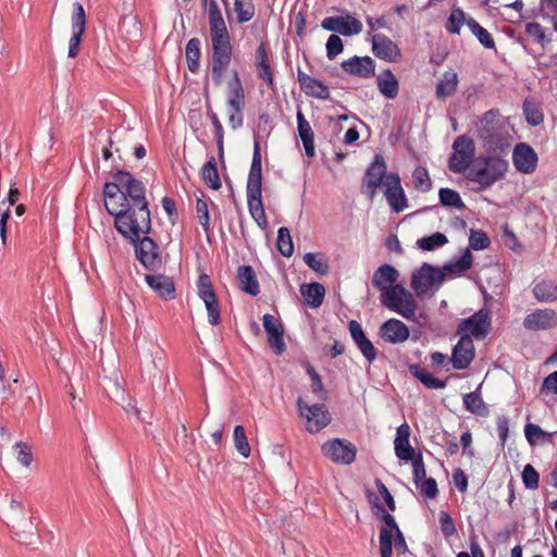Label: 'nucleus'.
<instances>
[{
    "label": "nucleus",
    "mask_w": 557,
    "mask_h": 557,
    "mask_svg": "<svg viewBox=\"0 0 557 557\" xmlns=\"http://www.w3.org/2000/svg\"><path fill=\"white\" fill-rule=\"evenodd\" d=\"M120 206L125 209L117 210L104 203L107 211L114 216V225L119 233L137 238L138 234H148L151 231V218L146 199V188L141 181L128 176L123 193L120 195Z\"/></svg>",
    "instance_id": "1"
},
{
    "label": "nucleus",
    "mask_w": 557,
    "mask_h": 557,
    "mask_svg": "<svg viewBox=\"0 0 557 557\" xmlns=\"http://www.w3.org/2000/svg\"><path fill=\"white\" fill-rule=\"evenodd\" d=\"M208 22L211 44V77L213 84L220 86L223 83L226 70L231 65L233 47L230 32L215 0L209 2Z\"/></svg>",
    "instance_id": "2"
},
{
    "label": "nucleus",
    "mask_w": 557,
    "mask_h": 557,
    "mask_svg": "<svg viewBox=\"0 0 557 557\" xmlns=\"http://www.w3.org/2000/svg\"><path fill=\"white\" fill-rule=\"evenodd\" d=\"M374 506L377 510L375 515L382 522L379 534L381 557H393V546L398 554H405L408 546L394 516L379 504L376 496H374Z\"/></svg>",
    "instance_id": "3"
},
{
    "label": "nucleus",
    "mask_w": 557,
    "mask_h": 557,
    "mask_svg": "<svg viewBox=\"0 0 557 557\" xmlns=\"http://www.w3.org/2000/svg\"><path fill=\"white\" fill-rule=\"evenodd\" d=\"M384 186V195L392 210L399 213L407 207V198L400 184V176H369L362 183V193L372 200L376 188Z\"/></svg>",
    "instance_id": "4"
},
{
    "label": "nucleus",
    "mask_w": 557,
    "mask_h": 557,
    "mask_svg": "<svg viewBox=\"0 0 557 557\" xmlns=\"http://www.w3.org/2000/svg\"><path fill=\"white\" fill-rule=\"evenodd\" d=\"M381 304L389 311L395 312L407 320L416 318L418 304L414 296L403 285H394L380 296Z\"/></svg>",
    "instance_id": "5"
},
{
    "label": "nucleus",
    "mask_w": 557,
    "mask_h": 557,
    "mask_svg": "<svg viewBox=\"0 0 557 557\" xmlns=\"http://www.w3.org/2000/svg\"><path fill=\"white\" fill-rule=\"evenodd\" d=\"M228 123L237 129L244 124L245 90L237 70L232 71V78L227 83Z\"/></svg>",
    "instance_id": "6"
},
{
    "label": "nucleus",
    "mask_w": 557,
    "mask_h": 557,
    "mask_svg": "<svg viewBox=\"0 0 557 557\" xmlns=\"http://www.w3.org/2000/svg\"><path fill=\"white\" fill-rule=\"evenodd\" d=\"M451 149L448 168L454 173H463L474 160L475 143L470 136L460 135L454 140Z\"/></svg>",
    "instance_id": "7"
},
{
    "label": "nucleus",
    "mask_w": 557,
    "mask_h": 557,
    "mask_svg": "<svg viewBox=\"0 0 557 557\" xmlns=\"http://www.w3.org/2000/svg\"><path fill=\"white\" fill-rule=\"evenodd\" d=\"M300 417L306 419V430L318 433L331 422V414L324 404L308 405L301 397L297 399Z\"/></svg>",
    "instance_id": "8"
},
{
    "label": "nucleus",
    "mask_w": 557,
    "mask_h": 557,
    "mask_svg": "<svg viewBox=\"0 0 557 557\" xmlns=\"http://www.w3.org/2000/svg\"><path fill=\"white\" fill-rule=\"evenodd\" d=\"M445 272L429 263H423L411 275V288L418 296L425 295L433 286H441Z\"/></svg>",
    "instance_id": "9"
},
{
    "label": "nucleus",
    "mask_w": 557,
    "mask_h": 557,
    "mask_svg": "<svg viewBox=\"0 0 557 557\" xmlns=\"http://www.w3.org/2000/svg\"><path fill=\"white\" fill-rule=\"evenodd\" d=\"M322 454L336 465H351L357 457V447L345 438H332L321 447Z\"/></svg>",
    "instance_id": "10"
},
{
    "label": "nucleus",
    "mask_w": 557,
    "mask_h": 557,
    "mask_svg": "<svg viewBox=\"0 0 557 557\" xmlns=\"http://www.w3.org/2000/svg\"><path fill=\"white\" fill-rule=\"evenodd\" d=\"M491 312L483 308L467 319H462L457 327V334L461 336L468 335L470 338H484L491 331Z\"/></svg>",
    "instance_id": "11"
},
{
    "label": "nucleus",
    "mask_w": 557,
    "mask_h": 557,
    "mask_svg": "<svg viewBox=\"0 0 557 557\" xmlns=\"http://www.w3.org/2000/svg\"><path fill=\"white\" fill-rule=\"evenodd\" d=\"M123 236L134 244L136 258L147 270L154 271L160 267L161 255L159 246L151 237L144 236L140 238V234H138L137 238H132L128 235Z\"/></svg>",
    "instance_id": "12"
},
{
    "label": "nucleus",
    "mask_w": 557,
    "mask_h": 557,
    "mask_svg": "<svg viewBox=\"0 0 557 557\" xmlns=\"http://www.w3.org/2000/svg\"><path fill=\"white\" fill-rule=\"evenodd\" d=\"M262 177L248 176L247 182V205L251 218L262 228L268 224L265 211L262 203Z\"/></svg>",
    "instance_id": "13"
},
{
    "label": "nucleus",
    "mask_w": 557,
    "mask_h": 557,
    "mask_svg": "<svg viewBox=\"0 0 557 557\" xmlns=\"http://www.w3.org/2000/svg\"><path fill=\"white\" fill-rule=\"evenodd\" d=\"M496 148L485 158V169L479 170L475 174H505L509 169V148L507 141L495 144Z\"/></svg>",
    "instance_id": "14"
},
{
    "label": "nucleus",
    "mask_w": 557,
    "mask_h": 557,
    "mask_svg": "<svg viewBox=\"0 0 557 557\" xmlns=\"http://www.w3.org/2000/svg\"><path fill=\"white\" fill-rule=\"evenodd\" d=\"M377 335L384 343L397 345L409 338L410 331L403 321L391 318L380 325Z\"/></svg>",
    "instance_id": "15"
},
{
    "label": "nucleus",
    "mask_w": 557,
    "mask_h": 557,
    "mask_svg": "<svg viewBox=\"0 0 557 557\" xmlns=\"http://www.w3.org/2000/svg\"><path fill=\"white\" fill-rule=\"evenodd\" d=\"M4 517L7 524L14 529H22L15 532V535L20 537V541L27 540L26 528L32 527V521L26 518L25 508L22 503L11 499L8 509L5 510Z\"/></svg>",
    "instance_id": "16"
},
{
    "label": "nucleus",
    "mask_w": 557,
    "mask_h": 557,
    "mask_svg": "<svg viewBox=\"0 0 557 557\" xmlns=\"http://www.w3.org/2000/svg\"><path fill=\"white\" fill-rule=\"evenodd\" d=\"M255 67L257 77L262 81L271 90L275 89L274 74L271 61V53L265 44L261 42L255 55Z\"/></svg>",
    "instance_id": "17"
},
{
    "label": "nucleus",
    "mask_w": 557,
    "mask_h": 557,
    "mask_svg": "<svg viewBox=\"0 0 557 557\" xmlns=\"http://www.w3.org/2000/svg\"><path fill=\"white\" fill-rule=\"evenodd\" d=\"M475 357L473 339L468 335L461 336L454 346L450 362L455 370H466Z\"/></svg>",
    "instance_id": "18"
},
{
    "label": "nucleus",
    "mask_w": 557,
    "mask_h": 557,
    "mask_svg": "<svg viewBox=\"0 0 557 557\" xmlns=\"http://www.w3.org/2000/svg\"><path fill=\"white\" fill-rule=\"evenodd\" d=\"M321 26L329 32H337L343 36L357 35L362 32V23L352 15L325 17Z\"/></svg>",
    "instance_id": "19"
},
{
    "label": "nucleus",
    "mask_w": 557,
    "mask_h": 557,
    "mask_svg": "<svg viewBox=\"0 0 557 557\" xmlns=\"http://www.w3.org/2000/svg\"><path fill=\"white\" fill-rule=\"evenodd\" d=\"M263 327L268 335V343L275 355L281 356L286 350L284 342V327L278 319L270 313L262 317Z\"/></svg>",
    "instance_id": "20"
},
{
    "label": "nucleus",
    "mask_w": 557,
    "mask_h": 557,
    "mask_svg": "<svg viewBox=\"0 0 557 557\" xmlns=\"http://www.w3.org/2000/svg\"><path fill=\"white\" fill-rule=\"evenodd\" d=\"M523 326L530 331L553 329L557 326V311L552 308L536 309L525 315Z\"/></svg>",
    "instance_id": "21"
},
{
    "label": "nucleus",
    "mask_w": 557,
    "mask_h": 557,
    "mask_svg": "<svg viewBox=\"0 0 557 557\" xmlns=\"http://www.w3.org/2000/svg\"><path fill=\"white\" fill-rule=\"evenodd\" d=\"M512 162L517 171L530 174L536 169L537 154L530 145L519 143L513 148Z\"/></svg>",
    "instance_id": "22"
},
{
    "label": "nucleus",
    "mask_w": 557,
    "mask_h": 557,
    "mask_svg": "<svg viewBox=\"0 0 557 557\" xmlns=\"http://www.w3.org/2000/svg\"><path fill=\"white\" fill-rule=\"evenodd\" d=\"M372 51L375 57L387 62H397L401 51L397 44L383 34H374L371 38Z\"/></svg>",
    "instance_id": "23"
},
{
    "label": "nucleus",
    "mask_w": 557,
    "mask_h": 557,
    "mask_svg": "<svg viewBox=\"0 0 557 557\" xmlns=\"http://www.w3.org/2000/svg\"><path fill=\"white\" fill-rule=\"evenodd\" d=\"M350 336L368 362H373L377 357V350L372 342L367 337L361 324L351 320L348 324Z\"/></svg>",
    "instance_id": "24"
},
{
    "label": "nucleus",
    "mask_w": 557,
    "mask_h": 557,
    "mask_svg": "<svg viewBox=\"0 0 557 557\" xmlns=\"http://www.w3.org/2000/svg\"><path fill=\"white\" fill-rule=\"evenodd\" d=\"M399 275V271L395 267L384 263L374 271L371 284L383 295L386 290L392 289L394 285H399L397 283Z\"/></svg>",
    "instance_id": "25"
},
{
    "label": "nucleus",
    "mask_w": 557,
    "mask_h": 557,
    "mask_svg": "<svg viewBox=\"0 0 557 557\" xmlns=\"http://www.w3.org/2000/svg\"><path fill=\"white\" fill-rule=\"evenodd\" d=\"M344 72L358 76L360 78H369L374 75L375 65L370 57H352L345 60L341 64Z\"/></svg>",
    "instance_id": "26"
},
{
    "label": "nucleus",
    "mask_w": 557,
    "mask_h": 557,
    "mask_svg": "<svg viewBox=\"0 0 557 557\" xmlns=\"http://www.w3.org/2000/svg\"><path fill=\"white\" fill-rule=\"evenodd\" d=\"M297 79L301 90L307 96L321 100L330 99L331 94L329 87L318 78H314L299 70L297 73Z\"/></svg>",
    "instance_id": "27"
},
{
    "label": "nucleus",
    "mask_w": 557,
    "mask_h": 557,
    "mask_svg": "<svg viewBox=\"0 0 557 557\" xmlns=\"http://www.w3.org/2000/svg\"><path fill=\"white\" fill-rule=\"evenodd\" d=\"M533 297L539 302L553 304L557 301V280L541 278L532 287Z\"/></svg>",
    "instance_id": "28"
},
{
    "label": "nucleus",
    "mask_w": 557,
    "mask_h": 557,
    "mask_svg": "<svg viewBox=\"0 0 557 557\" xmlns=\"http://www.w3.org/2000/svg\"><path fill=\"white\" fill-rule=\"evenodd\" d=\"M500 112L498 109H491L486 111L480 119L481 127L479 128L480 136L483 139H488V144H498L504 141L500 137H494V132L497 128Z\"/></svg>",
    "instance_id": "29"
},
{
    "label": "nucleus",
    "mask_w": 557,
    "mask_h": 557,
    "mask_svg": "<svg viewBox=\"0 0 557 557\" xmlns=\"http://www.w3.org/2000/svg\"><path fill=\"white\" fill-rule=\"evenodd\" d=\"M148 286L163 299L175 297V286L171 277L163 274L146 275Z\"/></svg>",
    "instance_id": "30"
},
{
    "label": "nucleus",
    "mask_w": 557,
    "mask_h": 557,
    "mask_svg": "<svg viewBox=\"0 0 557 557\" xmlns=\"http://www.w3.org/2000/svg\"><path fill=\"white\" fill-rule=\"evenodd\" d=\"M297 129H298L299 137L302 141L306 156L309 158L314 157V154H315L314 134L311 128V125L306 120L301 110L297 111Z\"/></svg>",
    "instance_id": "31"
},
{
    "label": "nucleus",
    "mask_w": 557,
    "mask_h": 557,
    "mask_svg": "<svg viewBox=\"0 0 557 557\" xmlns=\"http://www.w3.org/2000/svg\"><path fill=\"white\" fill-rule=\"evenodd\" d=\"M237 278L239 283V287L245 293L257 296L260 293L259 282L257 280L256 273L250 265H242L237 271Z\"/></svg>",
    "instance_id": "32"
},
{
    "label": "nucleus",
    "mask_w": 557,
    "mask_h": 557,
    "mask_svg": "<svg viewBox=\"0 0 557 557\" xmlns=\"http://www.w3.org/2000/svg\"><path fill=\"white\" fill-rule=\"evenodd\" d=\"M481 385L474 392H470L463 395L462 403L467 411L472 414L486 417L488 414V408L484 403L480 394Z\"/></svg>",
    "instance_id": "33"
},
{
    "label": "nucleus",
    "mask_w": 557,
    "mask_h": 557,
    "mask_svg": "<svg viewBox=\"0 0 557 557\" xmlns=\"http://www.w3.org/2000/svg\"><path fill=\"white\" fill-rule=\"evenodd\" d=\"M300 293L312 308H318L323 302L325 288L321 283L314 282L302 284L300 286Z\"/></svg>",
    "instance_id": "34"
},
{
    "label": "nucleus",
    "mask_w": 557,
    "mask_h": 557,
    "mask_svg": "<svg viewBox=\"0 0 557 557\" xmlns=\"http://www.w3.org/2000/svg\"><path fill=\"white\" fill-rule=\"evenodd\" d=\"M409 372L428 388L440 389L446 386L445 381L434 377L430 372H428L418 363L411 364L409 367Z\"/></svg>",
    "instance_id": "35"
},
{
    "label": "nucleus",
    "mask_w": 557,
    "mask_h": 557,
    "mask_svg": "<svg viewBox=\"0 0 557 557\" xmlns=\"http://www.w3.org/2000/svg\"><path fill=\"white\" fill-rule=\"evenodd\" d=\"M379 90L388 99H394L398 94V82L391 70L384 71L377 77Z\"/></svg>",
    "instance_id": "36"
},
{
    "label": "nucleus",
    "mask_w": 557,
    "mask_h": 557,
    "mask_svg": "<svg viewBox=\"0 0 557 557\" xmlns=\"http://www.w3.org/2000/svg\"><path fill=\"white\" fill-rule=\"evenodd\" d=\"M458 86V76L454 72H445L442 79L436 85V97L438 99H446L454 95Z\"/></svg>",
    "instance_id": "37"
},
{
    "label": "nucleus",
    "mask_w": 557,
    "mask_h": 557,
    "mask_svg": "<svg viewBox=\"0 0 557 557\" xmlns=\"http://www.w3.org/2000/svg\"><path fill=\"white\" fill-rule=\"evenodd\" d=\"M472 260L471 251L469 248H466L458 260L445 264L441 270L444 271L445 274L460 275L472 267Z\"/></svg>",
    "instance_id": "38"
},
{
    "label": "nucleus",
    "mask_w": 557,
    "mask_h": 557,
    "mask_svg": "<svg viewBox=\"0 0 557 557\" xmlns=\"http://www.w3.org/2000/svg\"><path fill=\"white\" fill-rule=\"evenodd\" d=\"M500 176H459V184L473 191H482L490 188Z\"/></svg>",
    "instance_id": "39"
},
{
    "label": "nucleus",
    "mask_w": 557,
    "mask_h": 557,
    "mask_svg": "<svg viewBox=\"0 0 557 557\" xmlns=\"http://www.w3.org/2000/svg\"><path fill=\"white\" fill-rule=\"evenodd\" d=\"M185 54L188 70L191 73H197L200 67V40L198 38H191L188 40Z\"/></svg>",
    "instance_id": "40"
},
{
    "label": "nucleus",
    "mask_w": 557,
    "mask_h": 557,
    "mask_svg": "<svg viewBox=\"0 0 557 557\" xmlns=\"http://www.w3.org/2000/svg\"><path fill=\"white\" fill-rule=\"evenodd\" d=\"M522 109L529 125L537 126L543 123L544 114L534 100L530 98L524 99Z\"/></svg>",
    "instance_id": "41"
},
{
    "label": "nucleus",
    "mask_w": 557,
    "mask_h": 557,
    "mask_svg": "<svg viewBox=\"0 0 557 557\" xmlns=\"http://www.w3.org/2000/svg\"><path fill=\"white\" fill-rule=\"evenodd\" d=\"M200 194H201V196L197 197V201H196L197 219H198L202 230L205 231L208 239H210V234H211L212 230L210 226V213H209V209H208V202L205 199L206 198L205 194L203 193H200Z\"/></svg>",
    "instance_id": "42"
},
{
    "label": "nucleus",
    "mask_w": 557,
    "mask_h": 557,
    "mask_svg": "<svg viewBox=\"0 0 557 557\" xmlns=\"http://www.w3.org/2000/svg\"><path fill=\"white\" fill-rule=\"evenodd\" d=\"M234 10L238 24H244L252 20L256 8L252 0H234Z\"/></svg>",
    "instance_id": "43"
},
{
    "label": "nucleus",
    "mask_w": 557,
    "mask_h": 557,
    "mask_svg": "<svg viewBox=\"0 0 557 557\" xmlns=\"http://www.w3.org/2000/svg\"><path fill=\"white\" fill-rule=\"evenodd\" d=\"M524 435L530 445H535L537 443L543 444L549 442L553 437L552 433L544 431L540 425L534 423L525 424Z\"/></svg>",
    "instance_id": "44"
},
{
    "label": "nucleus",
    "mask_w": 557,
    "mask_h": 557,
    "mask_svg": "<svg viewBox=\"0 0 557 557\" xmlns=\"http://www.w3.org/2000/svg\"><path fill=\"white\" fill-rule=\"evenodd\" d=\"M467 25L472 32V34L478 38V40L482 44L483 47L487 49L495 48V42L492 35L481 26L474 18H469L467 21Z\"/></svg>",
    "instance_id": "45"
},
{
    "label": "nucleus",
    "mask_w": 557,
    "mask_h": 557,
    "mask_svg": "<svg viewBox=\"0 0 557 557\" xmlns=\"http://www.w3.org/2000/svg\"><path fill=\"white\" fill-rule=\"evenodd\" d=\"M276 248L284 257H292L294 253V244L290 232L285 226L280 227L277 231Z\"/></svg>",
    "instance_id": "46"
},
{
    "label": "nucleus",
    "mask_w": 557,
    "mask_h": 557,
    "mask_svg": "<svg viewBox=\"0 0 557 557\" xmlns=\"http://www.w3.org/2000/svg\"><path fill=\"white\" fill-rule=\"evenodd\" d=\"M448 243L445 234L436 232L430 236H424L417 240V246L424 251H432Z\"/></svg>",
    "instance_id": "47"
},
{
    "label": "nucleus",
    "mask_w": 557,
    "mask_h": 557,
    "mask_svg": "<svg viewBox=\"0 0 557 557\" xmlns=\"http://www.w3.org/2000/svg\"><path fill=\"white\" fill-rule=\"evenodd\" d=\"M197 290L199 298L203 301L218 300L216 294L213 290L211 278L208 274H201L197 282Z\"/></svg>",
    "instance_id": "48"
},
{
    "label": "nucleus",
    "mask_w": 557,
    "mask_h": 557,
    "mask_svg": "<svg viewBox=\"0 0 557 557\" xmlns=\"http://www.w3.org/2000/svg\"><path fill=\"white\" fill-rule=\"evenodd\" d=\"M112 140H109V147L102 148V159H103V174H131L129 171L125 170L123 165L120 163H116L115 160L111 162V164L107 165L109 163L110 159L112 158Z\"/></svg>",
    "instance_id": "49"
},
{
    "label": "nucleus",
    "mask_w": 557,
    "mask_h": 557,
    "mask_svg": "<svg viewBox=\"0 0 557 557\" xmlns=\"http://www.w3.org/2000/svg\"><path fill=\"white\" fill-rule=\"evenodd\" d=\"M440 201L445 207H454L459 210L466 209V205L463 203L460 195L450 188H441L440 189Z\"/></svg>",
    "instance_id": "50"
},
{
    "label": "nucleus",
    "mask_w": 557,
    "mask_h": 557,
    "mask_svg": "<svg viewBox=\"0 0 557 557\" xmlns=\"http://www.w3.org/2000/svg\"><path fill=\"white\" fill-rule=\"evenodd\" d=\"M86 23V13L83 4L75 2L73 4V12L71 16L72 33H85Z\"/></svg>",
    "instance_id": "51"
},
{
    "label": "nucleus",
    "mask_w": 557,
    "mask_h": 557,
    "mask_svg": "<svg viewBox=\"0 0 557 557\" xmlns=\"http://www.w3.org/2000/svg\"><path fill=\"white\" fill-rule=\"evenodd\" d=\"M305 263L318 274L324 275L329 272L330 267L326 260L320 253L307 252L304 256Z\"/></svg>",
    "instance_id": "52"
},
{
    "label": "nucleus",
    "mask_w": 557,
    "mask_h": 557,
    "mask_svg": "<svg viewBox=\"0 0 557 557\" xmlns=\"http://www.w3.org/2000/svg\"><path fill=\"white\" fill-rule=\"evenodd\" d=\"M234 444L243 457L248 458L250 456L251 449L243 425L238 424L234 428Z\"/></svg>",
    "instance_id": "53"
},
{
    "label": "nucleus",
    "mask_w": 557,
    "mask_h": 557,
    "mask_svg": "<svg viewBox=\"0 0 557 557\" xmlns=\"http://www.w3.org/2000/svg\"><path fill=\"white\" fill-rule=\"evenodd\" d=\"M491 245V239L483 231L471 230L469 235V246L474 250L486 249Z\"/></svg>",
    "instance_id": "54"
},
{
    "label": "nucleus",
    "mask_w": 557,
    "mask_h": 557,
    "mask_svg": "<svg viewBox=\"0 0 557 557\" xmlns=\"http://www.w3.org/2000/svg\"><path fill=\"white\" fill-rule=\"evenodd\" d=\"M395 455L398 459L409 461L417 457L413 447L410 445L409 441H400L394 442Z\"/></svg>",
    "instance_id": "55"
},
{
    "label": "nucleus",
    "mask_w": 557,
    "mask_h": 557,
    "mask_svg": "<svg viewBox=\"0 0 557 557\" xmlns=\"http://www.w3.org/2000/svg\"><path fill=\"white\" fill-rule=\"evenodd\" d=\"M414 485L423 496L430 499L435 498L438 494L437 483L433 478L422 480Z\"/></svg>",
    "instance_id": "56"
},
{
    "label": "nucleus",
    "mask_w": 557,
    "mask_h": 557,
    "mask_svg": "<svg viewBox=\"0 0 557 557\" xmlns=\"http://www.w3.org/2000/svg\"><path fill=\"white\" fill-rule=\"evenodd\" d=\"M525 33L533 37L535 41L541 44L543 47L550 40L546 37L545 30L540 23L531 22L525 25Z\"/></svg>",
    "instance_id": "57"
},
{
    "label": "nucleus",
    "mask_w": 557,
    "mask_h": 557,
    "mask_svg": "<svg viewBox=\"0 0 557 557\" xmlns=\"http://www.w3.org/2000/svg\"><path fill=\"white\" fill-rule=\"evenodd\" d=\"M522 482L525 488L536 490L540 483V475L533 466L527 465L522 471Z\"/></svg>",
    "instance_id": "58"
},
{
    "label": "nucleus",
    "mask_w": 557,
    "mask_h": 557,
    "mask_svg": "<svg viewBox=\"0 0 557 557\" xmlns=\"http://www.w3.org/2000/svg\"><path fill=\"white\" fill-rule=\"evenodd\" d=\"M465 21V13L462 10H454L447 21L446 29L450 34H459L461 25Z\"/></svg>",
    "instance_id": "59"
},
{
    "label": "nucleus",
    "mask_w": 557,
    "mask_h": 557,
    "mask_svg": "<svg viewBox=\"0 0 557 557\" xmlns=\"http://www.w3.org/2000/svg\"><path fill=\"white\" fill-rule=\"evenodd\" d=\"M344 44L339 36L333 34L326 41V55L330 60H334L339 53L343 52Z\"/></svg>",
    "instance_id": "60"
},
{
    "label": "nucleus",
    "mask_w": 557,
    "mask_h": 557,
    "mask_svg": "<svg viewBox=\"0 0 557 557\" xmlns=\"http://www.w3.org/2000/svg\"><path fill=\"white\" fill-rule=\"evenodd\" d=\"M438 520H440L441 531L445 537H450L457 532L454 520L447 511L442 510L440 512Z\"/></svg>",
    "instance_id": "61"
},
{
    "label": "nucleus",
    "mask_w": 557,
    "mask_h": 557,
    "mask_svg": "<svg viewBox=\"0 0 557 557\" xmlns=\"http://www.w3.org/2000/svg\"><path fill=\"white\" fill-rule=\"evenodd\" d=\"M412 463V474H413V483H418L426 478V470L424 467L422 455L419 453L417 457L410 459Z\"/></svg>",
    "instance_id": "62"
},
{
    "label": "nucleus",
    "mask_w": 557,
    "mask_h": 557,
    "mask_svg": "<svg viewBox=\"0 0 557 557\" xmlns=\"http://www.w3.org/2000/svg\"><path fill=\"white\" fill-rule=\"evenodd\" d=\"M541 395H557V371L549 373L544 377L540 387Z\"/></svg>",
    "instance_id": "63"
},
{
    "label": "nucleus",
    "mask_w": 557,
    "mask_h": 557,
    "mask_svg": "<svg viewBox=\"0 0 557 557\" xmlns=\"http://www.w3.org/2000/svg\"><path fill=\"white\" fill-rule=\"evenodd\" d=\"M17 449V460L24 466L28 467L33 461V453L30 447L26 443L18 442L15 444Z\"/></svg>",
    "instance_id": "64"
}]
</instances>
